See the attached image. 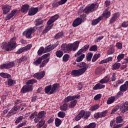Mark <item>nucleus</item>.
I'll return each instance as SVG.
<instances>
[{"label":"nucleus","mask_w":128,"mask_h":128,"mask_svg":"<svg viewBox=\"0 0 128 128\" xmlns=\"http://www.w3.org/2000/svg\"><path fill=\"white\" fill-rule=\"evenodd\" d=\"M104 16L106 18H110V12H106L103 13Z\"/></svg>","instance_id":"nucleus-56"},{"label":"nucleus","mask_w":128,"mask_h":128,"mask_svg":"<svg viewBox=\"0 0 128 128\" xmlns=\"http://www.w3.org/2000/svg\"><path fill=\"white\" fill-rule=\"evenodd\" d=\"M78 103V101L76 100H74L73 101H72L70 102V104L69 105V107L70 108H72L76 106V104Z\"/></svg>","instance_id":"nucleus-32"},{"label":"nucleus","mask_w":128,"mask_h":128,"mask_svg":"<svg viewBox=\"0 0 128 128\" xmlns=\"http://www.w3.org/2000/svg\"><path fill=\"white\" fill-rule=\"evenodd\" d=\"M77 66H79L80 68H86V63L84 62H81L80 63H78L76 64Z\"/></svg>","instance_id":"nucleus-46"},{"label":"nucleus","mask_w":128,"mask_h":128,"mask_svg":"<svg viewBox=\"0 0 128 128\" xmlns=\"http://www.w3.org/2000/svg\"><path fill=\"white\" fill-rule=\"evenodd\" d=\"M64 36V32H61L58 33L55 36H54V38L56 40H58L59 38H62Z\"/></svg>","instance_id":"nucleus-37"},{"label":"nucleus","mask_w":128,"mask_h":128,"mask_svg":"<svg viewBox=\"0 0 128 128\" xmlns=\"http://www.w3.org/2000/svg\"><path fill=\"white\" fill-rule=\"evenodd\" d=\"M0 76L2 78H8L11 76L10 74L4 72H1Z\"/></svg>","instance_id":"nucleus-27"},{"label":"nucleus","mask_w":128,"mask_h":128,"mask_svg":"<svg viewBox=\"0 0 128 128\" xmlns=\"http://www.w3.org/2000/svg\"><path fill=\"white\" fill-rule=\"evenodd\" d=\"M32 90V85L27 84L24 86L21 90V92L25 94V92H28Z\"/></svg>","instance_id":"nucleus-7"},{"label":"nucleus","mask_w":128,"mask_h":128,"mask_svg":"<svg viewBox=\"0 0 128 128\" xmlns=\"http://www.w3.org/2000/svg\"><path fill=\"white\" fill-rule=\"evenodd\" d=\"M78 44H80V42L78 41L75 42L73 44H63L61 46V50H64V52L67 53L72 50L76 52L78 48Z\"/></svg>","instance_id":"nucleus-1"},{"label":"nucleus","mask_w":128,"mask_h":128,"mask_svg":"<svg viewBox=\"0 0 128 128\" xmlns=\"http://www.w3.org/2000/svg\"><path fill=\"white\" fill-rule=\"evenodd\" d=\"M98 8V4H92L89 7L85 8L84 10L80 8V12H85L86 14H88L90 12H94Z\"/></svg>","instance_id":"nucleus-4"},{"label":"nucleus","mask_w":128,"mask_h":128,"mask_svg":"<svg viewBox=\"0 0 128 128\" xmlns=\"http://www.w3.org/2000/svg\"><path fill=\"white\" fill-rule=\"evenodd\" d=\"M46 75V72L42 71L36 73L34 74V78H36L37 80H42Z\"/></svg>","instance_id":"nucleus-8"},{"label":"nucleus","mask_w":128,"mask_h":128,"mask_svg":"<svg viewBox=\"0 0 128 128\" xmlns=\"http://www.w3.org/2000/svg\"><path fill=\"white\" fill-rule=\"evenodd\" d=\"M0 68L1 70L6 69L8 70V65L6 64H4L0 65Z\"/></svg>","instance_id":"nucleus-63"},{"label":"nucleus","mask_w":128,"mask_h":128,"mask_svg":"<svg viewBox=\"0 0 128 128\" xmlns=\"http://www.w3.org/2000/svg\"><path fill=\"white\" fill-rule=\"evenodd\" d=\"M84 56H86V55H84V54H81L80 56L76 58V62H82L84 60Z\"/></svg>","instance_id":"nucleus-30"},{"label":"nucleus","mask_w":128,"mask_h":128,"mask_svg":"<svg viewBox=\"0 0 128 128\" xmlns=\"http://www.w3.org/2000/svg\"><path fill=\"white\" fill-rule=\"evenodd\" d=\"M58 116H59V118H64L66 116V113L63 112H60L58 113Z\"/></svg>","instance_id":"nucleus-55"},{"label":"nucleus","mask_w":128,"mask_h":128,"mask_svg":"<svg viewBox=\"0 0 128 128\" xmlns=\"http://www.w3.org/2000/svg\"><path fill=\"white\" fill-rule=\"evenodd\" d=\"M76 98H80V95H76L74 96H68L64 100L63 102H68L70 100H74Z\"/></svg>","instance_id":"nucleus-9"},{"label":"nucleus","mask_w":128,"mask_h":128,"mask_svg":"<svg viewBox=\"0 0 128 128\" xmlns=\"http://www.w3.org/2000/svg\"><path fill=\"white\" fill-rule=\"evenodd\" d=\"M44 92L46 94H50V92H52V85L46 86L44 88Z\"/></svg>","instance_id":"nucleus-26"},{"label":"nucleus","mask_w":128,"mask_h":128,"mask_svg":"<svg viewBox=\"0 0 128 128\" xmlns=\"http://www.w3.org/2000/svg\"><path fill=\"white\" fill-rule=\"evenodd\" d=\"M26 52V50L24 49V47L21 48L20 49H19L16 52V54H22V52Z\"/></svg>","instance_id":"nucleus-60"},{"label":"nucleus","mask_w":128,"mask_h":128,"mask_svg":"<svg viewBox=\"0 0 128 128\" xmlns=\"http://www.w3.org/2000/svg\"><path fill=\"white\" fill-rule=\"evenodd\" d=\"M128 86H126V84H124L122 85L120 88V92H126V90H128Z\"/></svg>","instance_id":"nucleus-29"},{"label":"nucleus","mask_w":128,"mask_h":128,"mask_svg":"<svg viewBox=\"0 0 128 128\" xmlns=\"http://www.w3.org/2000/svg\"><path fill=\"white\" fill-rule=\"evenodd\" d=\"M72 75L74 76H80L78 74V70H72Z\"/></svg>","instance_id":"nucleus-47"},{"label":"nucleus","mask_w":128,"mask_h":128,"mask_svg":"<svg viewBox=\"0 0 128 128\" xmlns=\"http://www.w3.org/2000/svg\"><path fill=\"white\" fill-rule=\"evenodd\" d=\"M90 113L89 112H86L85 110H82L78 114L77 116H76L75 118V120L76 122H78L82 118H90Z\"/></svg>","instance_id":"nucleus-3"},{"label":"nucleus","mask_w":128,"mask_h":128,"mask_svg":"<svg viewBox=\"0 0 128 128\" xmlns=\"http://www.w3.org/2000/svg\"><path fill=\"white\" fill-rule=\"evenodd\" d=\"M124 122V120H122V116H118L116 118V124H121Z\"/></svg>","instance_id":"nucleus-48"},{"label":"nucleus","mask_w":128,"mask_h":128,"mask_svg":"<svg viewBox=\"0 0 128 128\" xmlns=\"http://www.w3.org/2000/svg\"><path fill=\"white\" fill-rule=\"evenodd\" d=\"M82 22V19L80 18H77L76 20H75L73 22L72 26L74 28H76V27L80 26V24Z\"/></svg>","instance_id":"nucleus-15"},{"label":"nucleus","mask_w":128,"mask_h":128,"mask_svg":"<svg viewBox=\"0 0 128 128\" xmlns=\"http://www.w3.org/2000/svg\"><path fill=\"white\" fill-rule=\"evenodd\" d=\"M90 52H96L98 50V46L96 45L92 46L90 48Z\"/></svg>","instance_id":"nucleus-45"},{"label":"nucleus","mask_w":128,"mask_h":128,"mask_svg":"<svg viewBox=\"0 0 128 128\" xmlns=\"http://www.w3.org/2000/svg\"><path fill=\"white\" fill-rule=\"evenodd\" d=\"M70 58V55L66 54L62 58L63 62H68Z\"/></svg>","instance_id":"nucleus-54"},{"label":"nucleus","mask_w":128,"mask_h":128,"mask_svg":"<svg viewBox=\"0 0 128 128\" xmlns=\"http://www.w3.org/2000/svg\"><path fill=\"white\" fill-rule=\"evenodd\" d=\"M16 38L14 37L10 40V42H8V44L6 42H3L1 48L2 50H5L6 52H10L16 48Z\"/></svg>","instance_id":"nucleus-2"},{"label":"nucleus","mask_w":128,"mask_h":128,"mask_svg":"<svg viewBox=\"0 0 128 128\" xmlns=\"http://www.w3.org/2000/svg\"><path fill=\"white\" fill-rule=\"evenodd\" d=\"M49 60H50V58H48L47 59L43 60L41 64L40 65V68H44V66H46V64H48Z\"/></svg>","instance_id":"nucleus-38"},{"label":"nucleus","mask_w":128,"mask_h":128,"mask_svg":"<svg viewBox=\"0 0 128 128\" xmlns=\"http://www.w3.org/2000/svg\"><path fill=\"white\" fill-rule=\"evenodd\" d=\"M37 82H38V81H36V80L35 79H32V80H28L27 82V84H29V86H30V84H36Z\"/></svg>","instance_id":"nucleus-44"},{"label":"nucleus","mask_w":128,"mask_h":128,"mask_svg":"<svg viewBox=\"0 0 128 128\" xmlns=\"http://www.w3.org/2000/svg\"><path fill=\"white\" fill-rule=\"evenodd\" d=\"M100 56V54H95L92 59V62H94Z\"/></svg>","instance_id":"nucleus-43"},{"label":"nucleus","mask_w":128,"mask_h":128,"mask_svg":"<svg viewBox=\"0 0 128 128\" xmlns=\"http://www.w3.org/2000/svg\"><path fill=\"white\" fill-rule=\"evenodd\" d=\"M50 56V53H48L40 56V58L42 60H46V59L47 60L48 58V56Z\"/></svg>","instance_id":"nucleus-57"},{"label":"nucleus","mask_w":128,"mask_h":128,"mask_svg":"<svg viewBox=\"0 0 128 128\" xmlns=\"http://www.w3.org/2000/svg\"><path fill=\"white\" fill-rule=\"evenodd\" d=\"M45 50H46V48H44L43 46L40 48L38 52V56H42V54H44L46 52H45Z\"/></svg>","instance_id":"nucleus-25"},{"label":"nucleus","mask_w":128,"mask_h":128,"mask_svg":"<svg viewBox=\"0 0 128 128\" xmlns=\"http://www.w3.org/2000/svg\"><path fill=\"white\" fill-rule=\"evenodd\" d=\"M106 114H108V111L105 110L100 113L98 112L94 114V116L96 118H104L106 116Z\"/></svg>","instance_id":"nucleus-13"},{"label":"nucleus","mask_w":128,"mask_h":128,"mask_svg":"<svg viewBox=\"0 0 128 128\" xmlns=\"http://www.w3.org/2000/svg\"><path fill=\"white\" fill-rule=\"evenodd\" d=\"M44 24V20H42V18L36 19V26H40V24Z\"/></svg>","instance_id":"nucleus-31"},{"label":"nucleus","mask_w":128,"mask_h":128,"mask_svg":"<svg viewBox=\"0 0 128 128\" xmlns=\"http://www.w3.org/2000/svg\"><path fill=\"white\" fill-rule=\"evenodd\" d=\"M42 59L41 58V57H40L38 60L34 62L33 64H35V66H38V64H42Z\"/></svg>","instance_id":"nucleus-36"},{"label":"nucleus","mask_w":128,"mask_h":128,"mask_svg":"<svg viewBox=\"0 0 128 128\" xmlns=\"http://www.w3.org/2000/svg\"><path fill=\"white\" fill-rule=\"evenodd\" d=\"M124 58V54H119L117 57L118 62H120V60H122Z\"/></svg>","instance_id":"nucleus-51"},{"label":"nucleus","mask_w":128,"mask_h":128,"mask_svg":"<svg viewBox=\"0 0 128 128\" xmlns=\"http://www.w3.org/2000/svg\"><path fill=\"white\" fill-rule=\"evenodd\" d=\"M55 124L56 126H60L62 124V120L58 118H56L55 119Z\"/></svg>","instance_id":"nucleus-41"},{"label":"nucleus","mask_w":128,"mask_h":128,"mask_svg":"<svg viewBox=\"0 0 128 128\" xmlns=\"http://www.w3.org/2000/svg\"><path fill=\"white\" fill-rule=\"evenodd\" d=\"M87 70L86 68H82L78 70V72L79 74V76H82V74H84Z\"/></svg>","instance_id":"nucleus-34"},{"label":"nucleus","mask_w":128,"mask_h":128,"mask_svg":"<svg viewBox=\"0 0 128 128\" xmlns=\"http://www.w3.org/2000/svg\"><path fill=\"white\" fill-rule=\"evenodd\" d=\"M52 26H54V25H48L47 28H46L45 30H43L42 34H46V32H48V30H50Z\"/></svg>","instance_id":"nucleus-42"},{"label":"nucleus","mask_w":128,"mask_h":128,"mask_svg":"<svg viewBox=\"0 0 128 128\" xmlns=\"http://www.w3.org/2000/svg\"><path fill=\"white\" fill-rule=\"evenodd\" d=\"M56 46L54 45H48L45 48V52H52V50H54V48H56Z\"/></svg>","instance_id":"nucleus-20"},{"label":"nucleus","mask_w":128,"mask_h":128,"mask_svg":"<svg viewBox=\"0 0 128 128\" xmlns=\"http://www.w3.org/2000/svg\"><path fill=\"white\" fill-rule=\"evenodd\" d=\"M101 72H102V68L100 67L98 68L95 71V74H97V75L100 74Z\"/></svg>","instance_id":"nucleus-58"},{"label":"nucleus","mask_w":128,"mask_h":128,"mask_svg":"<svg viewBox=\"0 0 128 128\" xmlns=\"http://www.w3.org/2000/svg\"><path fill=\"white\" fill-rule=\"evenodd\" d=\"M10 8H12V6L10 5L3 6L2 7L3 14H6L8 12H10Z\"/></svg>","instance_id":"nucleus-12"},{"label":"nucleus","mask_w":128,"mask_h":128,"mask_svg":"<svg viewBox=\"0 0 128 128\" xmlns=\"http://www.w3.org/2000/svg\"><path fill=\"white\" fill-rule=\"evenodd\" d=\"M118 16H118V13L114 14L110 20V24H114V22L118 20Z\"/></svg>","instance_id":"nucleus-19"},{"label":"nucleus","mask_w":128,"mask_h":128,"mask_svg":"<svg viewBox=\"0 0 128 128\" xmlns=\"http://www.w3.org/2000/svg\"><path fill=\"white\" fill-rule=\"evenodd\" d=\"M106 86L104 84H97L94 88L93 90H101V88H104Z\"/></svg>","instance_id":"nucleus-22"},{"label":"nucleus","mask_w":128,"mask_h":128,"mask_svg":"<svg viewBox=\"0 0 128 128\" xmlns=\"http://www.w3.org/2000/svg\"><path fill=\"white\" fill-rule=\"evenodd\" d=\"M102 20V17H99L98 18L94 20L92 22V26H96Z\"/></svg>","instance_id":"nucleus-23"},{"label":"nucleus","mask_w":128,"mask_h":128,"mask_svg":"<svg viewBox=\"0 0 128 128\" xmlns=\"http://www.w3.org/2000/svg\"><path fill=\"white\" fill-rule=\"evenodd\" d=\"M56 54L58 58H62V56L64 55V52L60 50H58L56 52Z\"/></svg>","instance_id":"nucleus-35"},{"label":"nucleus","mask_w":128,"mask_h":128,"mask_svg":"<svg viewBox=\"0 0 128 128\" xmlns=\"http://www.w3.org/2000/svg\"><path fill=\"white\" fill-rule=\"evenodd\" d=\"M92 52L88 53L86 56L88 62H90V60H92Z\"/></svg>","instance_id":"nucleus-52"},{"label":"nucleus","mask_w":128,"mask_h":128,"mask_svg":"<svg viewBox=\"0 0 128 128\" xmlns=\"http://www.w3.org/2000/svg\"><path fill=\"white\" fill-rule=\"evenodd\" d=\"M40 118H38V116H37V118H35L34 119V122L36 124L39 122V124H38L36 126L37 128H40L42 127V126L46 124V120H44L42 119L40 121Z\"/></svg>","instance_id":"nucleus-6"},{"label":"nucleus","mask_w":128,"mask_h":128,"mask_svg":"<svg viewBox=\"0 0 128 128\" xmlns=\"http://www.w3.org/2000/svg\"><path fill=\"white\" fill-rule=\"evenodd\" d=\"M118 108H120V107L118 106H115L113 110H112L111 112V114H114L116 112H118Z\"/></svg>","instance_id":"nucleus-59"},{"label":"nucleus","mask_w":128,"mask_h":128,"mask_svg":"<svg viewBox=\"0 0 128 128\" xmlns=\"http://www.w3.org/2000/svg\"><path fill=\"white\" fill-rule=\"evenodd\" d=\"M46 112H44V111H42L38 114L37 116L38 118H42L44 116Z\"/></svg>","instance_id":"nucleus-39"},{"label":"nucleus","mask_w":128,"mask_h":128,"mask_svg":"<svg viewBox=\"0 0 128 128\" xmlns=\"http://www.w3.org/2000/svg\"><path fill=\"white\" fill-rule=\"evenodd\" d=\"M8 86H14V84H16V81L12 80V79L8 78Z\"/></svg>","instance_id":"nucleus-33"},{"label":"nucleus","mask_w":128,"mask_h":128,"mask_svg":"<svg viewBox=\"0 0 128 128\" xmlns=\"http://www.w3.org/2000/svg\"><path fill=\"white\" fill-rule=\"evenodd\" d=\"M36 28H38L36 27L30 28L28 29H27L25 32H23L24 36H26V38H32V33L35 32Z\"/></svg>","instance_id":"nucleus-5"},{"label":"nucleus","mask_w":128,"mask_h":128,"mask_svg":"<svg viewBox=\"0 0 128 128\" xmlns=\"http://www.w3.org/2000/svg\"><path fill=\"white\" fill-rule=\"evenodd\" d=\"M100 82V84H106V82H108V77L106 76L103 79H102Z\"/></svg>","instance_id":"nucleus-40"},{"label":"nucleus","mask_w":128,"mask_h":128,"mask_svg":"<svg viewBox=\"0 0 128 128\" xmlns=\"http://www.w3.org/2000/svg\"><path fill=\"white\" fill-rule=\"evenodd\" d=\"M58 6H60V4L58 3V2H54L52 3V8H58Z\"/></svg>","instance_id":"nucleus-64"},{"label":"nucleus","mask_w":128,"mask_h":128,"mask_svg":"<svg viewBox=\"0 0 128 128\" xmlns=\"http://www.w3.org/2000/svg\"><path fill=\"white\" fill-rule=\"evenodd\" d=\"M114 52V48H112L108 50V54H112Z\"/></svg>","instance_id":"nucleus-61"},{"label":"nucleus","mask_w":128,"mask_h":128,"mask_svg":"<svg viewBox=\"0 0 128 128\" xmlns=\"http://www.w3.org/2000/svg\"><path fill=\"white\" fill-rule=\"evenodd\" d=\"M20 105H15L14 107L10 111V112L14 113V112H16L17 110H20Z\"/></svg>","instance_id":"nucleus-24"},{"label":"nucleus","mask_w":128,"mask_h":128,"mask_svg":"<svg viewBox=\"0 0 128 128\" xmlns=\"http://www.w3.org/2000/svg\"><path fill=\"white\" fill-rule=\"evenodd\" d=\"M7 64V68H14V66L15 64L14 62H11L6 64Z\"/></svg>","instance_id":"nucleus-50"},{"label":"nucleus","mask_w":128,"mask_h":128,"mask_svg":"<svg viewBox=\"0 0 128 128\" xmlns=\"http://www.w3.org/2000/svg\"><path fill=\"white\" fill-rule=\"evenodd\" d=\"M116 100H118V98L116 96H110L107 100L106 104H113V102H114Z\"/></svg>","instance_id":"nucleus-17"},{"label":"nucleus","mask_w":128,"mask_h":128,"mask_svg":"<svg viewBox=\"0 0 128 128\" xmlns=\"http://www.w3.org/2000/svg\"><path fill=\"white\" fill-rule=\"evenodd\" d=\"M84 50L81 48L76 53V54L74 55L75 58H76V56H80L82 52H84Z\"/></svg>","instance_id":"nucleus-62"},{"label":"nucleus","mask_w":128,"mask_h":128,"mask_svg":"<svg viewBox=\"0 0 128 128\" xmlns=\"http://www.w3.org/2000/svg\"><path fill=\"white\" fill-rule=\"evenodd\" d=\"M60 88V84H54L52 86L51 91L50 92V94H56V92H58V90Z\"/></svg>","instance_id":"nucleus-10"},{"label":"nucleus","mask_w":128,"mask_h":128,"mask_svg":"<svg viewBox=\"0 0 128 128\" xmlns=\"http://www.w3.org/2000/svg\"><path fill=\"white\" fill-rule=\"evenodd\" d=\"M29 8H30V6H28V4L23 5L21 7L20 10L22 12H28V11Z\"/></svg>","instance_id":"nucleus-21"},{"label":"nucleus","mask_w":128,"mask_h":128,"mask_svg":"<svg viewBox=\"0 0 128 128\" xmlns=\"http://www.w3.org/2000/svg\"><path fill=\"white\" fill-rule=\"evenodd\" d=\"M120 64L115 63L112 66L113 70H118L120 68Z\"/></svg>","instance_id":"nucleus-49"},{"label":"nucleus","mask_w":128,"mask_h":128,"mask_svg":"<svg viewBox=\"0 0 128 128\" xmlns=\"http://www.w3.org/2000/svg\"><path fill=\"white\" fill-rule=\"evenodd\" d=\"M38 12V8H31L28 12V16H34Z\"/></svg>","instance_id":"nucleus-16"},{"label":"nucleus","mask_w":128,"mask_h":128,"mask_svg":"<svg viewBox=\"0 0 128 128\" xmlns=\"http://www.w3.org/2000/svg\"><path fill=\"white\" fill-rule=\"evenodd\" d=\"M68 104L66 102L64 103L62 106H60L61 110L63 112H66L68 110Z\"/></svg>","instance_id":"nucleus-28"},{"label":"nucleus","mask_w":128,"mask_h":128,"mask_svg":"<svg viewBox=\"0 0 128 128\" xmlns=\"http://www.w3.org/2000/svg\"><path fill=\"white\" fill-rule=\"evenodd\" d=\"M58 18V15L56 14L54 16H52L47 22V24H48V26H50V24H53V22H56V20Z\"/></svg>","instance_id":"nucleus-14"},{"label":"nucleus","mask_w":128,"mask_h":128,"mask_svg":"<svg viewBox=\"0 0 128 128\" xmlns=\"http://www.w3.org/2000/svg\"><path fill=\"white\" fill-rule=\"evenodd\" d=\"M96 124L95 123H91L88 126H85L84 128H94Z\"/></svg>","instance_id":"nucleus-53"},{"label":"nucleus","mask_w":128,"mask_h":128,"mask_svg":"<svg viewBox=\"0 0 128 128\" xmlns=\"http://www.w3.org/2000/svg\"><path fill=\"white\" fill-rule=\"evenodd\" d=\"M120 112H126L128 110V102H126L122 104L120 106Z\"/></svg>","instance_id":"nucleus-11"},{"label":"nucleus","mask_w":128,"mask_h":128,"mask_svg":"<svg viewBox=\"0 0 128 128\" xmlns=\"http://www.w3.org/2000/svg\"><path fill=\"white\" fill-rule=\"evenodd\" d=\"M16 10H13L11 12L6 16L5 18L6 20H10V19L14 16L16 13Z\"/></svg>","instance_id":"nucleus-18"}]
</instances>
